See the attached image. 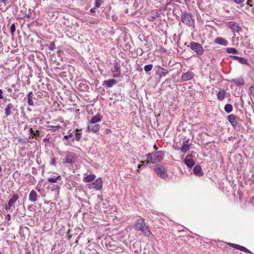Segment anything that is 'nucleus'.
Here are the masks:
<instances>
[{
    "label": "nucleus",
    "instance_id": "obj_1",
    "mask_svg": "<svg viewBox=\"0 0 254 254\" xmlns=\"http://www.w3.org/2000/svg\"><path fill=\"white\" fill-rule=\"evenodd\" d=\"M164 155V152L162 151H157L153 153L147 154L146 156L148 160L144 162L142 161V163L143 164L144 163H146V164H148L149 163H152L153 164L155 163L156 162L161 161L163 158Z\"/></svg>",
    "mask_w": 254,
    "mask_h": 254
},
{
    "label": "nucleus",
    "instance_id": "obj_2",
    "mask_svg": "<svg viewBox=\"0 0 254 254\" xmlns=\"http://www.w3.org/2000/svg\"><path fill=\"white\" fill-rule=\"evenodd\" d=\"M135 228L137 230H140L146 236H149L151 232L148 226H145L144 219L143 218L138 219L135 225Z\"/></svg>",
    "mask_w": 254,
    "mask_h": 254
},
{
    "label": "nucleus",
    "instance_id": "obj_3",
    "mask_svg": "<svg viewBox=\"0 0 254 254\" xmlns=\"http://www.w3.org/2000/svg\"><path fill=\"white\" fill-rule=\"evenodd\" d=\"M103 181L101 178H97L92 183L86 185V187L89 189H94L95 190H101L102 188Z\"/></svg>",
    "mask_w": 254,
    "mask_h": 254
},
{
    "label": "nucleus",
    "instance_id": "obj_4",
    "mask_svg": "<svg viewBox=\"0 0 254 254\" xmlns=\"http://www.w3.org/2000/svg\"><path fill=\"white\" fill-rule=\"evenodd\" d=\"M181 19L182 22L187 25L191 26L194 25V20L192 19V15L190 13L184 12L182 15Z\"/></svg>",
    "mask_w": 254,
    "mask_h": 254
},
{
    "label": "nucleus",
    "instance_id": "obj_5",
    "mask_svg": "<svg viewBox=\"0 0 254 254\" xmlns=\"http://www.w3.org/2000/svg\"><path fill=\"white\" fill-rule=\"evenodd\" d=\"M154 171L155 173L161 178L166 179L167 174L164 167L160 164H156L155 166Z\"/></svg>",
    "mask_w": 254,
    "mask_h": 254
},
{
    "label": "nucleus",
    "instance_id": "obj_6",
    "mask_svg": "<svg viewBox=\"0 0 254 254\" xmlns=\"http://www.w3.org/2000/svg\"><path fill=\"white\" fill-rule=\"evenodd\" d=\"M76 160L75 154L73 152H67L66 153L65 159H63V164H73L74 163Z\"/></svg>",
    "mask_w": 254,
    "mask_h": 254
},
{
    "label": "nucleus",
    "instance_id": "obj_7",
    "mask_svg": "<svg viewBox=\"0 0 254 254\" xmlns=\"http://www.w3.org/2000/svg\"><path fill=\"white\" fill-rule=\"evenodd\" d=\"M190 48L198 55H202L203 53L204 50L200 44L192 42L190 43Z\"/></svg>",
    "mask_w": 254,
    "mask_h": 254
},
{
    "label": "nucleus",
    "instance_id": "obj_8",
    "mask_svg": "<svg viewBox=\"0 0 254 254\" xmlns=\"http://www.w3.org/2000/svg\"><path fill=\"white\" fill-rule=\"evenodd\" d=\"M228 25L235 34V33H239L242 31V28L238 23L235 21H230Z\"/></svg>",
    "mask_w": 254,
    "mask_h": 254
},
{
    "label": "nucleus",
    "instance_id": "obj_9",
    "mask_svg": "<svg viewBox=\"0 0 254 254\" xmlns=\"http://www.w3.org/2000/svg\"><path fill=\"white\" fill-rule=\"evenodd\" d=\"M100 128V127L99 124L90 123L89 122L87 128V131L88 132L92 131L93 132L96 133L99 130Z\"/></svg>",
    "mask_w": 254,
    "mask_h": 254
},
{
    "label": "nucleus",
    "instance_id": "obj_10",
    "mask_svg": "<svg viewBox=\"0 0 254 254\" xmlns=\"http://www.w3.org/2000/svg\"><path fill=\"white\" fill-rule=\"evenodd\" d=\"M194 74L191 71H188L186 73L183 74L182 76V79L184 81H189L194 76Z\"/></svg>",
    "mask_w": 254,
    "mask_h": 254
},
{
    "label": "nucleus",
    "instance_id": "obj_11",
    "mask_svg": "<svg viewBox=\"0 0 254 254\" xmlns=\"http://www.w3.org/2000/svg\"><path fill=\"white\" fill-rule=\"evenodd\" d=\"M37 197L38 195L37 192L34 190L31 191L29 196V200L32 202H35L37 201Z\"/></svg>",
    "mask_w": 254,
    "mask_h": 254
},
{
    "label": "nucleus",
    "instance_id": "obj_12",
    "mask_svg": "<svg viewBox=\"0 0 254 254\" xmlns=\"http://www.w3.org/2000/svg\"><path fill=\"white\" fill-rule=\"evenodd\" d=\"M102 117L99 114L92 117L91 120L89 121L90 123L97 124V123L100 122L102 119Z\"/></svg>",
    "mask_w": 254,
    "mask_h": 254
},
{
    "label": "nucleus",
    "instance_id": "obj_13",
    "mask_svg": "<svg viewBox=\"0 0 254 254\" xmlns=\"http://www.w3.org/2000/svg\"><path fill=\"white\" fill-rule=\"evenodd\" d=\"M215 43L217 44L220 45L227 46L228 45V42L222 38L218 37L215 39Z\"/></svg>",
    "mask_w": 254,
    "mask_h": 254
},
{
    "label": "nucleus",
    "instance_id": "obj_14",
    "mask_svg": "<svg viewBox=\"0 0 254 254\" xmlns=\"http://www.w3.org/2000/svg\"><path fill=\"white\" fill-rule=\"evenodd\" d=\"M193 173L198 176H202L203 173L202 172L201 168L200 166L196 165L193 168Z\"/></svg>",
    "mask_w": 254,
    "mask_h": 254
},
{
    "label": "nucleus",
    "instance_id": "obj_15",
    "mask_svg": "<svg viewBox=\"0 0 254 254\" xmlns=\"http://www.w3.org/2000/svg\"><path fill=\"white\" fill-rule=\"evenodd\" d=\"M232 81L237 86H242L244 85V80L242 78L233 79Z\"/></svg>",
    "mask_w": 254,
    "mask_h": 254
},
{
    "label": "nucleus",
    "instance_id": "obj_16",
    "mask_svg": "<svg viewBox=\"0 0 254 254\" xmlns=\"http://www.w3.org/2000/svg\"><path fill=\"white\" fill-rule=\"evenodd\" d=\"M33 94L32 92H30L28 93L27 95V102L29 105L30 106H33L34 105V102H33Z\"/></svg>",
    "mask_w": 254,
    "mask_h": 254
},
{
    "label": "nucleus",
    "instance_id": "obj_17",
    "mask_svg": "<svg viewBox=\"0 0 254 254\" xmlns=\"http://www.w3.org/2000/svg\"><path fill=\"white\" fill-rule=\"evenodd\" d=\"M95 175L92 174L86 176L83 179L84 182H90L95 179Z\"/></svg>",
    "mask_w": 254,
    "mask_h": 254
},
{
    "label": "nucleus",
    "instance_id": "obj_18",
    "mask_svg": "<svg viewBox=\"0 0 254 254\" xmlns=\"http://www.w3.org/2000/svg\"><path fill=\"white\" fill-rule=\"evenodd\" d=\"M19 196L17 194H14L12 196L11 198H10L8 202V204L10 206H12L14 205V203L17 200Z\"/></svg>",
    "mask_w": 254,
    "mask_h": 254
},
{
    "label": "nucleus",
    "instance_id": "obj_19",
    "mask_svg": "<svg viewBox=\"0 0 254 254\" xmlns=\"http://www.w3.org/2000/svg\"><path fill=\"white\" fill-rule=\"evenodd\" d=\"M184 162L189 168H191L194 165V161L191 159H185Z\"/></svg>",
    "mask_w": 254,
    "mask_h": 254
},
{
    "label": "nucleus",
    "instance_id": "obj_20",
    "mask_svg": "<svg viewBox=\"0 0 254 254\" xmlns=\"http://www.w3.org/2000/svg\"><path fill=\"white\" fill-rule=\"evenodd\" d=\"M228 120L233 127L237 125V121L233 115H231L228 116Z\"/></svg>",
    "mask_w": 254,
    "mask_h": 254
},
{
    "label": "nucleus",
    "instance_id": "obj_21",
    "mask_svg": "<svg viewBox=\"0 0 254 254\" xmlns=\"http://www.w3.org/2000/svg\"><path fill=\"white\" fill-rule=\"evenodd\" d=\"M226 92L224 89H220L217 94V98L219 100H222L225 97Z\"/></svg>",
    "mask_w": 254,
    "mask_h": 254
},
{
    "label": "nucleus",
    "instance_id": "obj_22",
    "mask_svg": "<svg viewBox=\"0 0 254 254\" xmlns=\"http://www.w3.org/2000/svg\"><path fill=\"white\" fill-rule=\"evenodd\" d=\"M114 72H115L114 76L115 77H118L120 74V67L118 66V64L115 65Z\"/></svg>",
    "mask_w": 254,
    "mask_h": 254
},
{
    "label": "nucleus",
    "instance_id": "obj_23",
    "mask_svg": "<svg viewBox=\"0 0 254 254\" xmlns=\"http://www.w3.org/2000/svg\"><path fill=\"white\" fill-rule=\"evenodd\" d=\"M105 82L108 87H111L116 83V81L114 79H109L106 81Z\"/></svg>",
    "mask_w": 254,
    "mask_h": 254
},
{
    "label": "nucleus",
    "instance_id": "obj_24",
    "mask_svg": "<svg viewBox=\"0 0 254 254\" xmlns=\"http://www.w3.org/2000/svg\"><path fill=\"white\" fill-rule=\"evenodd\" d=\"M236 247H237V250H240L241 251H242L243 252L248 253H252V252L249 250H248V249H247L246 248H245L243 246L238 245V246H236Z\"/></svg>",
    "mask_w": 254,
    "mask_h": 254
},
{
    "label": "nucleus",
    "instance_id": "obj_25",
    "mask_svg": "<svg viewBox=\"0 0 254 254\" xmlns=\"http://www.w3.org/2000/svg\"><path fill=\"white\" fill-rule=\"evenodd\" d=\"M75 131H76L75 139L77 141H79L81 138V130L76 129L75 130Z\"/></svg>",
    "mask_w": 254,
    "mask_h": 254
},
{
    "label": "nucleus",
    "instance_id": "obj_26",
    "mask_svg": "<svg viewBox=\"0 0 254 254\" xmlns=\"http://www.w3.org/2000/svg\"><path fill=\"white\" fill-rule=\"evenodd\" d=\"M226 51L228 53L237 54L238 51L234 48H228L227 49Z\"/></svg>",
    "mask_w": 254,
    "mask_h": 254
},
{
    "label": "nucleus",
    "instance_id": "obj_27",
    "mask_svg": "<svg viewBox=\"0 0 254 254\" xmlns=\"http://www.w3.org/2000/svg\"><path fill=\"white\" fill-rule=\"evenodd\" d=\"M190 149V145L187 144H184L181 148V151L184 153H186L187 151L189 150Z\"/></svg>",
    "mask_w": 254,
    "mask_h": 254
},
{
    "label": "nucleus",
    "instance_id": "obj_28",
    "mask_svg": "<svg viewBox=\"0 0 254 254\" xmlns=\"http://www.w3.org/2000/svg\"><path fill=\"white\" fill-rule=\"evenodd\" d=\"M60 178H61V176H58L55 178H49L48 180L50 183H55Z\"/></svg>",
    "mask_w": 254,
    "mask_h": 254
},
{
    "label": "nucleus",
    "instance_id": "obj_29",
    "mask_svg": "<svg viewBox=\"0 0 254 254\" xmlns=\"http://www.w3.org/2000/svg\"><path fill=\"white\" fill-rule=\"evenodd\" d=\"M48 127L49 128V130H51L54 131H55L56 130H59L61 128V127L60 126H48Z\"/></svg>",
    "mask_w": 254,
    "mask_h": 254
},
{
    "label": "nucleus",
    "instance_id": "obj_30",
    "mask_svg": "<svg viewBox=\"0 0 254 254\" xmlns=\"http://www.w3.org/2000/svg\"><path fill=\"white\" fill-rule=\"evenodd\" d=\"M161 70L159 72L160 76H165L168 73L169 71L166 69L161 68Z\"/></svg>",
    "mask_w": 254,
    "mask_h": 254
},
{
    "label": "nucleus",
    "instance_id": "obj_31",
    "mask_svg": "<svg viewBox=\"0 0 254 254\" xmlns=\"http://www.w3.org/2000/svg\"><path fill=\"white\" fill-rule=\"evenodd\" d=\"M29 132L30 135H32V138L34 137V136L39 135V131L38 130L34 131L32 128L29 129Z\"/></svg>",
    "mask_w": 254,
    "mask_h": 254
},
{
    "label": "nucleus",
    "instance_id": "obj_32",
    "mask_svg": "<svg viewBox=\"0 0 254 254\" xmlns=\"http://www.w3.org/2000/svg\"><path fill=\"white\" fill-rule=\"evenodd\" d=\"M15 30L16 27L15 24L13 23L10 26V34L12 36L14 35Z\"/></svg>",
    "mask_w": 254,
    "mask_h": 254
},
{
    "label": "nucleus",
    "instance_id": "obj_33",
    "mask_svg": "<svg viewBox=\"0 0 254 254\" xmlns=\"http://www.w3.org/2000/svg\"><path fill=\"white\" fill-rule=\"evenodd\" d=\"M224 109L225 111H232L233 107L231 104H228L225 105Z\"/></svg>",
    "mask_w": 254,
    "mask_h": 254
},
{
    "label": "nucleus",
    "instance_id": "obj_34",
    "mask_svg": "<svg viewBox=\"0 0 254 254\" xmlns=\"http://www.w3.org/2000/svg\"><path fill=\"white\" fill-rule=\"evenodd\" d=\"M239 63L243 64H248V60L246 59L243 58H240L239 60L238 61Z\"/></svg>",
    "mask_w": 254,
    "mask_h": 254
},
{
    "label": "nucleus",
    "instance_id": "obj_35",
    "mask_svg": "<svg viewBox=\"0 0 254 254\" xmlns=\"http://www.w3.org/2000/svg\"><path fill=\"white\" fill-rule=\"evenodd\" d=\"M152 67H153L152 64H148V65H146L144 66V69L145 71L148 72L152 69Z\"/></svg>",
    "mask_w": 254,
    "mask_h": 254
},
{
    "label": "nucleus",
    "instance_id": "obj_36",
    "mask_svg": "<svg viewBox=\"0 0 254 254\" xmlns=\"http://www.w3.org/2000/svg\"><path fill=\"white\" fill-rule=\"evenodd\" d=\"M249 95L252 98V96L254 98V86H251L250 88Z\"/></svg>",
    "mask_w": 254,
    "mask_h": 254
},
{
    "label": "nucleus",
    "instance_id": "obj_37",
    "mask_svg": "<svg viewBox=\"0 0 254 254\" xmlns=\"http://www.w3.org/2000/svg\"><path fill=\"white\" fill-rule=\"evenodd\" d=\"M14 106L11 104H8L5 108V111H10L11 110H13Z\"/></svg>",
    "mask_w": 254,
    "mask_h": 254
},
{
    "label": "nucleus",
    "instance_id": "obj_38",
    "mask_svg": "<svg viewBox=\"0 0 254 254\" xmlns=\"http://www.w3.org/2000/svg\"><path fill=\"white\" fill-rule=\"evenodd\" d=\"M55 45L54 42H51L49 46V49L53 51L55 49Z\"/></svg>",
    "mask_w": 254,
    "mask_h": 254
},
{
    "label": "nucleus",
    "instance_id": "obj_39",
    "mask_svg": "<svg viewBox=\"0 0 254 254\" xmlns=\"http://www.w3.org/2000/svg\"><path fill=\"white\" fill-rule=\"evenodd\" d=\"M234 2L237 4H240L244 2L245 0H232Z\"/></svg>",
    "mask_w": 254,
    "mask_h": 254
},
{
    "label": "nucleus",
    "instance_id": "obj_40",
    "mask_svg": "<svg viewBox=\"0 0 254 254\" xmlns=\"http://www.w3.org/2000/svg\"><path fill=\"white\" fill-rule=\"evenodd\" d=\"M95 4V6L96 7H97V8L99 7L101 5L100 0H96Z\"/></svg>",
    "mask_w": 254,
    "mask_h": 254
},
{
    "label": "nucleus",
    "instance_id": "obj_41",
    "mask_svg": "<svg viewBox=\"0 0 254 254\" xmlns=\"http://www.w3.org/2000/svg\"><path fill=\"white\" fill-rule=\"evenodd\" d=\"M72 136V134L70 133L68 135L64 136V138L66 139H68L70 138V137H71Z\"/></svg>",
    "mask_w": 254,
    "mask_h": 254
},
{
    "label": "nucleus",
    "instance_id": "obj_42",
    "mask_svg": "<svg viewBox=\"0 0 254 254\" xmlns=\"http://www.w3.org/2000/svg\"><path fill=\"white\" fill-rule=\"evenodd\" d=\"M229 246H230L231 247H232L233 248H235V249H237V247H236V246H238V245H237V244H232V243H229Z\"/></svg>",
    "mask_w": 254,
    "mask_h": 254
},
{
    "label": "nucleus",
    "instance_id": "obj_43",
    "mask_svg": "<svg viewBox=\"0 0 254 254\" xmlns=\"http://www.w3.org/2000/svg\"><path fill=\"white\" fill-rule=\"evenodd\" d=\"M11 207V206H10L9 205H8V204H6V205H5V210H6V211H8V210H10V207Z\"/></svg>",
    "mask_w": 254,
    "mask_h": 254
},
{
    "label": "nucleus",
    "instance_id": "obj_44",
    "mask_svg": "<svg viewBox=\"0 0 254 254\" xmlns=\"http://www.w3.org/2000/svg\"><path fill=\"white\" fill-rule=\"evenodd\" d=\"M252 2V0H248L247 2V5H249L250 6L252 7L253 5L251 4V3Z\"/></svg>",
    "mask_w": 254,
    "mask_h": 254
},
{
    "label": "nucleus",
    "instance_id": "obj_45",
    "mask_svg": "<svg viewBox=\"0 0 254 254\" xmlns=\"http://www.w3.org/2000/svg\"><path fill=\"white\" fill-rule=\"evenodd\" d=\"M2 91L1 89H0V99H1L3 98V96H2Z\"/></svg>",
    "mask_w": 254,
    "mask_h": 254
},
{
    "label": "nucleus",
    "instance_id": "obj_46",
    "mask_svg": "<svg viewBox=\"0 0 254 254\" xmlns=\"http://www.w3.org/2000/svg\"><path fill=\"white\" fill-rule=\"evenodd\" d=\"M233 57L235 59L237 60L238 61L239 60L240 58H241L238 56H234Z\"/></svg>",
    "mask_w": 254,
    "mask_h": 254
},
{
    "label": "nucleus",
    "instance_id": "obj_47",
    "mask_svg": "<svg viewBox=\"0 0 254 254\" xmlns=\"http://www.w3.org/2000/svg\"><path fill=\"white\" fill-rule=\"evenodd\" d=\"M90 11L91 12H95V8H91L90 9Z\"/></svg>",
    "mask_w": 254,
    "mask_h": 254
},
{
    "label": "nucleus",
    "instance_id": "obj_48",
    "mask_svg": "<svg viewBox=\"0 0 254 254\" xmlns=\"http://www.w3.org/2000/svg\"><path fill=\"white\" fill-rule=\"evenodd\" d=\"M42 93H41V92H38L37 93V96H41V94H42Z\"/></svg>",
    "mask_w": 254,
    "mask_h": 254
},
{
    "label": "nucleus",
    "instance_id": "obj_49",
    "mask_svg": "<svg viewBox=\"0 0 254 254\" xmlns=\"http://www.w3.org/2000/svg\"><path fill=\"white\" fill-rule=\"evenodd\" d=\"M1 0V2H2L4 3V2H6V1L7 0Z\"/></svg>",
    "mask_w": 254,
    "mask_h": 254
},
{
    "label": "nucleus",
    "instance_id": "obj_50",
    "mask_svg": "<svg viewBox=\"0 0 254 254\" xmlns=\"http://www.w3.org/2000/svg\"><path fill=\"white\" fill-rule=\"evenodd\" d=\"M6 115L7 116H8V115H9V114H10V112H6Z\"/></svg>",
    "mask_w": 254,
    "mask_h": 254
},
{
    "label": "nucleus",
    "instance_id": "obj_51",
    "mask_svg": "<svg viewBox=\"0 0 254 254\" xmlns=\"http://www.w3.org/2000/svg\"><path fill=\"white\" fill-rule=\"evenodd\" d=\"M141 166H142V165H138V169L140 168L141 167Z\"/></svg>",
    "mask_w": 254,
    "mask_h": 254
},
{
    "label": "nucleus",
    "instance_id": "obj_52",
    "mask_svg": "<svg viewBox=\"0 0 254 254\" xmlns=\"http://www.w3.org/2000/svg\"><path fill=\"white\" fill-rule=\"evenodd\" d=\"M7 216L8 218V219H9L10 218V214H7Z\"/></svg>",
    "mask_w": 254,
    "mask_h": 254
},
{
    "label": "nucleus",
    "instance_id": "obj_53",
    "mask_svg": "<svg viewBox=\"0 0 254 254\" xmlns=\"http://www.w3.org/2000/svg\"><path fill=\"white\" fill-rule=\"evenodd\" d=\"M19 141L20 142H22V139L21 138H19Z\"/></svg>",
    "mask_w": 254,
    "mask_h": 254
},
{
    "label": "nucleus",
    "instance_id": "obj_54",
    "mask_svg": "<svg viewBox=\"0 0 254 254\" xmlns=\"http://www.w3.org/2000/svg\"><path fill=\"white\" fill-rule=\"evenodd\" d=\"M70 238H71V236H68V239L70 240Z\"/></svg>",
    "mask_w": 254,
    "mask_h": 254
},
{
    "label": "nucleus",
    "instance_id": "obj_55",
    "mask_svg": "<svg viewBox=\"0 0 254 254\" xmlns=\"http://www.w3.org/2000/svg\"><path fill=\"white\" fill-rule=\"evenodd\" d=\"M154 148L157 149V147H156V145H154Z\"/></svg>",
    "mask_w": 254,
    "mask_h": 254
},
{
    "label": "nucleus",
    "instance_id": "obj_56",
    "mask_svg": "<svg viewBox=\"0 0 254 254\" xmlns=\"http://www.w3.org/2000/svg\"><path fill=\"white\" fill-rule=\"evenodd\" d=\"M0 254H2L0 252Z\"/></svg>",
    "mask_w": 254,
    "mask_h": 254
}]
</instances>
